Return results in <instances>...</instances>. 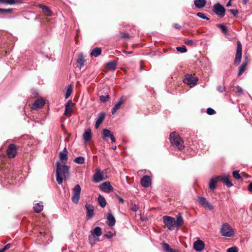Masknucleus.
I'll return each mask as SVG.
<instances>
[{
	"label": "nucleus",
	"instance_id": "f257e3e1",
	"mask_svg": "<svg viewBox=\"0 0 252 252\" xmlns=\"http://www.w3.org/2000/svg\"><path fill=\"white\" fill-rule=\"evenodd\" d=\"M162 220L167 229L170 231L174 230L176 227L178 230L184 224V220L181 214H179L176 220L172 217L164 216Z\"/></svg>",
	"mask_w": 252,
	"mask_h": 252
},
{
	"label": "nucleus",
	"instance_id": "f03ea898",
	"mask_svg": "<svg viewBox=\"0 0 252 252\" xmlns=\"http://www.w3.org/2000/svg\"><path fill=\"white\" fill-rule=\"evenodd\" d=\"M56 180L57 183L61 185L63 179H66L69 176V167L66 165H61L59 161L56 163Z\"/></svg>",
	"mask_w": 252,
	"mask_h": 252
},
{
	"label": "nucleus",
	"instance_id": "7ed1b4c3",
	"mask_svg": "<svg viewBox=\"0 0 252 252\" xmlns=\"http://www.w3.org/2000/svg\"><path fill=\"white\" fill-rule=\"evenodd\" d=\"M170 141L173 146L180 150L184 148V141L176 132H172L170 133Z\"/></svg>",
	"mask_w": 252,
	"mask_h": 252
},
{
	"label": "nucleus",
	"instance_id": "20e7f679",
	"mask_svg": "<svg viewBox=\"0 0 252 252\" xmlns=\"http://www.w3.org/2000/svg\"><path fill=\"white\" fill-rule=\"evenodd\" d=\"M102 234V229L99 227H95L93 230L91 231V235L89 236L90 243L93 245L96 241H99V237Z\"/></svg>",
	"mask_w": 252,
	"mask_h": 252
},
{
	"label": "nucleus",
	"instance_id": "39448f33",
	"mask_svg": "<svg viewBox=\"0 0 252 252\" xmlns=\"http://www.w3.org/2000/svg\"><path fill=\"white\" fill-rule=\"evenodd\" d=\"M221 235L224 237H231L234 236V231L228 223H223L220 230Z\"/></svg>",
	"mask_w": 252,
	"mask_h": 252
},
{
	"label": "nucleus",
	"instance_id": "423d86ee",
	"mask_svg": "<svg viewBox=\"0 0 252 252\" xmlns=\"http://www.w3.org/2000/svg\"><path fill=\"white\" fill-rule=\"evenodd\" d=\"M106 170L101 171L99 168L96 169L95 173L93 175V180L95 183L99 182L107 178Z\"/></svg>",
	"mask_w": 252,
	"mask_h": 252
},
{
	"label": "nucleus",
	"instance_id": "0eeeda50",
	"mask_svg": "<svg viewBox=\"0 0 252 252\" xmlns=\"http://www.w3.org/2000/svg\"><path fill=\"white\" fill-rule=\"evenodd\" d=\"M81 190V189L79 185H75L73 189L71 200L75 204L78 203L79 201Z\"/></svg>",
	"mask_w": 252,
	"mask_h": 252
},
{
	"label": "nucleus",
	"instance_id": "6e6552de",
	"mask_svg": "<svg viewBox=\"0 0 252 252\" xmlns=\"http://www.w3.org/2000/svg\"><path fill=\"white\" fill-rule=\"evenodd\" d=\"M198 79L197 77H194L190 74H187L184 79L185 84L189 86L190 87H194L198 81Z\"/></svg>",
	"mask_w": 252,
	"mask_h": 252
},
{
	"label": "nucleus",
	"instance_id": "1a4fd4ad",
	"mask_svg": "<svg viewBox=\"0 0 252 252\" xmlns=\"http://www.w3.org/2000/svg\"><path fill=\"white\" fill-rule=\"evenodd\" d=\"M213 11L220 17H223L225 15V8L219 3H217L214 4L213 6Z\"/></svg>",
	"mask_w": 252,
	"mask_h": 252
},
{
	"label": "nucleus",
	"instance_id": "9d476101",
	"mask_svg": "<svg viewBox=\"0 0 252 252\" xmlns=\"http://www.w3.org/2000/svg\"><path fill=\"white\" fill-rule=\"evenodd\" d=\"M242 47L241 42H237V50L234 60V64H238L240 63L242 58Z\"/></svg>",
	"mask_w": 252,
	"mask_h": 252
},
{
	"label": "nucleus",
	"instance_id": "9b49d317",
	"mask_svg": "<svg viewBox=\"0 0 252 252\" xmlns=\"http://www.w3.org/2000/svg\"><path fill=\"white\" fill-rule=\"evenodd\" d=\"M74 105V103H73L71 100L68 101L65 104V110L63 113V115L65 116L69 117L71 116L72 113L73 112V107Z\"/></svg>",
	"mask_w": 252,
	"mask_h": 252
},
{
	"label": "nucleus",
	"instance_id": "f8f14e48",
	"mask_svg": "<svg viewBox=\"0 0 252 252\" xmlns=\"http://www.w3.org/2000/svg\"><path fill=\"white\" fill-rule=\"evenodd\" d=\"M197 201L201 206L208 209L209 210H212L214 209V206L204 197H198Z\"/></svg>",
	"mask_w": 252,
	"mask_h": 252
},
{
	"label": "nucleus",
	"instance_id": "ddd939ff",
	"mask_svg": "<svg viewBox=\"0 0 252 252\" xmlns=\"http://www.w3.org/2000/svg\"><path fill=\"white\" fill-rule=\"evenodd\" d=\"M7 154L9 158H14L17 154V147L14 144H10L7 149Z\"/></svg>",
	"mask_w": 252,
	"mask_h": 252
},
{
	"label": "nucleus",
	"instance_id": "4468645a",
	"mask_svg": "<svg viewBox=\"0 0 252 252\" xmlns=\"http://www.w3.org/2000/svg\"><path fill=\"white\" fill-rule=\"evenodd\" d=\"M86 209V217L88 219L91 220L94 216V207L88 204L85 205Z\"/></svg>",
	"mask_w": 252,
	"mask_h": 252
},
{
	"label": "nucleus",
	"instance_id": "2eb2a0df",
	"mask_svg": "<svg viewBox=\"0 0 252 252\" xmlns=\"http://www.w3.org/2000/svg\"><path fill=\"white\" fill-rule=\"evenodd\" d=\"M100 189L105 192H110L113 190V187L111 185L110 182H106L103 183L99 186Z\"/></svg>",
	"mask_w": 252,
	"mask_h": 252
},
{
	"label": "nucleus",
	"instance_id": "dca6fc26",
	"mask_svg": "<svg viewBox=\"0 0 252 252\" xmlns=\"http://www.w3.org/2000/svg\"><path fill=\"white\" fill-rule=\"evenodd\" d=\"M45 103L43 99H37L33 103L32 108L34 110H37L42 108Z\"/></svg>",
	"mask_w": 252,
	"mask_h": 252
},
{
	"label": "nucleus",
	"instance_id": "f3484780",
	"mask_svg": "<svg viewBox=\"0 0 252 252\" xmlns=\"http://www.w3.org/2000/svg\"><path fill=\"white\" fill-rule=\"evenodd\" d=\"M204 243L201 240H197L193 243V248L196 251L198 252H201L204 248Z\"/></svg>",
	"mask_w": 252,
	"mask_h": 252
},
{
	"label": "nucleus",
	"instance_id": "a211bd4d",
	"mask_svg": "<svg viewBox=\"0 0 252 252\" xmlns=\"http://www.w3.org/2000/svg\"><path fill=\"white\" fill-rule=\"evenodd\" d=\"M67 154L68 152L66 148H64L63 151L61 152L59 154L60 159L64 164L66 163L67 161Z\"/></svg>",
	"mask_w": 252,
	"mask_h": 252
},
{
	"label": "nucleus",
	"instance_id": "6ab92c4d",
	"mask_svg": "<svg viewBox=\"0 0 252 252\" xmlns=\"http://www.w3.org/2000/svg\"><path fill=\"white\" fill-rule=\"evenodd\" d=\"M151 184V178L147 175H145L141 180V184L142 187L148 188Z\"/></svg>",
	"mask_w": 252,
	"mask_h": 252
},
{
	"label": "nucleus",
	"instance_id": "aec40b11",
	"mask_svg": "<svg viewBox=\"0 0 252 252\" xmlns=\"http://www.w3.org/2000/svg\"><path fill=\"white\" fill-rule=\"evenodd\" d=\"M125 99L124 96L121 97L119 101L114 105L112 108L111 113L113 115L115 114L117 110H118L121 107L123 103L125 101Z\"/></svg>",
	"mask_w": 252,
	"mask_h": 252
},
{
	"label": "nucleus",
	"instance_id": "412c9836",
	"mask_svg": "<svg viewBox=\"0 0 252 252\" xmlns=\"http://www.w3.org/2000/svg\"><path fill=\"white\" fill-rule=\"evenodd\" d=\"M219 181L222 182L228 188H230L233 186L232 183L229 180L227 176H218Z\"/></svg>",
	"mask_w": 252,
	"mask_h": 252
},
{
	"label": "nucleus",
	"instance_id": "4be33fe9",
	"mask_svg": "<svg viewBox=\"0 0 252 252\" xmlns=\"http://www.w3.org/2000/svg\"><path fill=\"white\" fill-rule=\"evenodd\" d=\"M219 181L218 176L211 178L209 183V189L212 190H214L216 188V184Z\"/></svg>",
	"mask_w": 252,
	"mask_h": 252
},
{
	"label": "nucleus",
	"instance_id": "5701e85b",
	"mask_svg": "<svg viewBox=\"0 0 252 252\" xmlns=\"http://www.w3.org/2000/svg\"><path fill=\"white\" fill-rule=\"evenodd\" d=\"M105 117V114L104 113H101L99 114L95 124V128H98L100 125L103 122Z\"/></svg>",
	"mask_w": 252,
	"mask_h": 252
},
{
	"label": "nucleus",
	"instance_id": "b1692460",
	"mask_svg": "<svg viewBox=\"0 0 252 252\" xmlns=\"http://www.w3.org/2000/svg\"><path fill=\"white\" fill-rule=\"evenodd\" d=\"M106 219L108 221V225L109 226L112 227L115 224V218L111 213H108Z\"/></svg>",
	"mask_w": 252,
	"mask_h": 252
},
{
	"label": "nucleus",
	"instance_id": "393cba45",
	"mask_svg": "<svg viewBox=\"0 0 252 252\" xmlns=\"http://www.w3.org/2000/svg\"><path fill=\"white\" fill-rule=\"evenodd\" d=\"M161 245L163 250L165 252H179V251L172 249L168 244L165 242H163Z\"/></svg>",
	"mask_w": 252,
	"mask_h": 252
},
{
	"label": "nucleus",
	"instance_id": "a878e982",
	"mask_svg": "<svg viewBox=\"0 0 252 252\" xmlns=\"http://www.w3.org/2000/svg\"><path fill=\"white\" fill-rule=\"evenodd\" d=\"M161 245L163 250L165 252H179V251L172 249L168 244L165 242H163Z\"/></svg>",
	"mask_w": 252,
	"mask_h": 252
},
{
	"label": "nucleus",
	"instance_id": "bb28decb",
	"mask_svg": "<svg viewBox=\"0 0 252 252\" xmlns=\"http://www.w3.org/2000/svg\"><path fill=\"white\" fill-rule=\"evenodd\" d=\"M83 138L86 142L89 141L92 138V133L90 129L86 130L83 134Z\"/></svg>",
	"mask_w": 252,
	"mask_h": 252
},
{
	"label": "nucleus",
	"instance_id": "cd10ccee",
	"mask_svg": "<svg viewBox=\"0 0 252 252\" xmlns=\"http://www.w3.org/2000/svg\"><path fill=\"white\" fill-rule=\"evenodd\" d=\"M194 3L197 8H203L206 4L205 0H194Z\"/></svg>",
	"mask_w": 252,
	"mask_h": 252
},
{
	"label": "nucleus",
	"instance_id": "c85d7f7f",
	"mask_svg": "<svg viewBox=\"0 0 252 252\" xmlns=\"http://www.w3.org/2000/svg\"><path fill=\"white\" fill-rule=\"evenodd\" d=\"M101 49L98 47H95L93 49L90 55L92 57H98L99 55L101 54Z\"/></svg>",
	"mask_w": 252,
	"mask_h": 252
},
{
	"label": "nucleus",
	"instance_id": "c756f323",
	"mask_svg": "<svg viewBox=\"0 0 252 252\" xmlns=\"http://www.w3.org/2000/svg\"><path fill=\"white\" fill-rule=\"evenodd\" d=\"M43 209L42 202L37 203L33 206V209L36 213H40Z\"/></svg>",
	"mask_w": 252,
	"mask_h": 252
},
{
	"label": "nucleus",
	"instance_id": "7c9ffc66",
	"mask_svg": "<svg viewBox=\"0 0 252 252\" xmlns=\"http://www.w3.org/2000/svg\"><path fill=\"white\" fill-rule=\"evenodd\" d=\"M0 3L12 5L19 4L21 3V1L18 0H0Z\"/></svg>",
	"mask_w": 252,
	"mask_h": 252
},
{
	"label": "nucleus",
	"instance_id": "2f4dec72",
	"mask_svg": "<svg viewBox=\"0 0 252 252\" xmlns=\"http://www.w3.org/2000/svg\"><path fill=\"white\" fill-rule=\"evenodd\" d=\"M98 202L100 206L102 208L105 207L106 205V202L105 198L101 196V195H99L98 196Z\"/></svg>",
	"mask_w": 252,
	"mask_h": 252
},
{
	"label": "nucleus",
	"instance_id": "473e14b6",
	"mask_svg": "<svg viewBox=\"0 0 252 252\" xmlns=\"http://www.w3.org/2000/svg\"><path fill=\"white\" fill-rule=\"evenodd\" d=\"M39 7L42 8L43 12L45 15L47 16H50L51 15V11L47 6L40 4Z\"/></svg>",
	"mask_w": 252,
	"mask_h": 252
},
{
	"label": "nucleus",
	"instance_id": "72a5a7b5",
	"mask_svg": "<svg viewBox=\"0 0 252 252\" xmlns=\"http://www.w3.org/2000/svg\"><path fill=\"white\" fill-rule=\"evenodd\" d=\"M247 65V62H243V63L240 65L238 73V76L241 75L243 74V73L245 71V70H246Z\"/></svg>",
	"mask_w": 252,
	"mask_h": 252
},
{
	"label": "nucleus",
	"instance_id": "f704fd0d",
	"mask_svg": "<svg viewBox=\"0 0 252 252\" xmlns=\"http://www.w3.org/2000/svg\"><path fill=\"white\" fill-rule=\"evenodd\" d=\"M85 62V60L84 58L83 55L82 54H80L77 60V63L79 64L80 67L84 66Z\"/></svg>",
	"mask_w": 252,
	"mask_h": 252
},
{
	"label": "nucleus",
	"instance_id": "c9c22d12",
	"mask_svg": "<svg viewBox=\"0 0 252 252\" xmlns=\"http://www.w3.org/2000/svg\"><path fill=\"white\" fill-rule=\"evenodd\" d=\"M116 63L113 61L108 62L106 63L107 67L110 70L114 71L116 68Z\"/></svg>",
	"mask_w": 252,
	"mask_h": 252
},
{
	"label": "nucleus",
	"instance_id": "e433bc0d",
	"mask_svg": "<svg viewBox=\"0 0 252 252\" xmlns=\"http://www.w3.org/2000/svg\"><path fill=\"white\" fill-rule=\"evenodd\" d=\"M113 133L107 129H104L102 131V138L104 139L106 137H110Z\"/></svg>",
	"mask_w": 252,
	"mask_h": 252
},
{
	"label": "nucleus",
	"instance_id": "4c0bfd02",
	"mask_svg": "<svg viewBox=\"0 0 252 252\" xmlns=\"http://www.w3.org/2000/svg\"><path fill=\"white\" fill-rule=\"evenodd\" d=\"M232 90L233 92L237 93L239 94H243V89L239 86L233 87Z\"/></svg>",
	"mask_w": 252,
	"mask_h": 252
},
{
	"label": "nucleus",
	"instance_id": "58836bf2",
	"mask_svg": "<svg viewBox=\"0 0 252 252\" xmlns=\"http://www.w3.org/2000/svg\"><path fill=\"white\" fill-rule=\"evenodd\" d=\"M74 161L78 164H83L84 163L85 159L83 157H78L74 159Z\"/></svg>",
	"mask_w": 252,
	"mask_h": 252
},
{
	"label": "nucleus",
	"instance_id": "ea45409f",
	"mask_svg": "<svg viewBox=\"0 0 252 252\" xmlns=\"http://www.w3.org/2000/svg\"><path fill=\"white\" fill-rule=\"evenodd\" d=\"M72 87L70 85L68 86L65 94V98H67L72 93Z\"/></svg>",
	"mask_w": 252,
	"mask_h": 252
},
{
	"label": "nucleus",
	"instance_id": "a19ab883",
	"mask_svg": "<svg viewBox=\"0 0 252 252\" xmlns=\"http://www.w3.org/2000/svg\"><path fill=\"white\" fill-rule=\"evenodd\" d=\"M217 27H218V28H220V29L221 30V31H222V32H223V33H225H225H227V28H226V27L224 25H223V24H218V25H217Z\"/></svg>",
	"mask_w": 252,
	"mask_h": 252
},
{
	"label": "nucleus",
	"instance_id": "79ce46f5",
	"mask_svg": "<svg viewBox=\"0 0 252 252\" xmlns=\"http://www.w3.org/2000/svg\"><path fill=\"white\" fill-rule=\"evenodd\" d=\"M176 50L181 53H185L187 52V48L184 45L176 47Z\"/></svg>",
	"mask_w": 252,
	"mask_h": 252
},
{
	"label": "nucleus",
	"instance_id": "37998d69",
	"mask_svg": "<svg viewBox=\"0 0 252 252\" xmlns=\"http://www.w3.org/2000/svg\"><path fill=\"white\" fill-rule=\"evenodd\" d=\"M109 99V95H101L100 96L99 99L101 102H105L108 101Z\"/></svg>",
	"mask_w": 252,
	"mask_h": 252
},
{
	"label": "nucleus",
	"instance_id": "c03bdc74",
	"mask_svg": "<svg viewBox=\"0 0 252 252\" xmlns=\"http://www.w3.org/2000/svg\"><path fill=\"white\" fill-rule=\"evenodd\" d=\"M196 15L200 18H202L203 19H205V20H209V19L206 17L205 14L203 13H202V12H198L197 14H196Z\"/></svg>",
	"mask_w": 252,
	"mask_h": 252
},
{
	"label": "nucleus",
	"instance_id": "a18cd8bd",
	"mask_svg": "<svg viewBox=\"0 0 252 252\" xmlns=\"http://www.w3.org/2000/svg\"><path fill=\"white\" fill-rule=\"evenodd\" d=\"M233 177L239 180L241 178L240 174H239V171H234L233 172Z\"/></svg>",
	"mask_w": 252,
	"mask_h": 252
},
{
	"label": "nucleus",
	"instance_id": "49530a36",
	"mask_svg": "<svg viewBox=\"0 0 252 252\" xmlns=\"http://www.w3.org/2000/svg\"><path fill=\"white\" fill-rule=\"evenodd\" d=\"M184 42L186 44L189 46H192L194 44L193 41L191 39H185Z\"/></svg>",
	"mask_w": 252,
	"mask_h": 252
},
{
	"label": "nucleus",
	"instance_id": "de8ad7c7",
	"mask_svg": "<svg viewBox=\"0 0 252 252\" xmlns=\"http://www.w3.org/2000/svg\"><path fill=\"white\" fill-rule=\"evenodd\" d=\"M115 235V234H114L111 232H109L105 234L104 236L106 237L107 238L110 239V238H112Z\"/></svg>",
	"mask_w": 252,
	"mask_h": 252
},
{
	"label": "nucleus",
	"instance_id": "09e8293b",
	"mask_svg": "<svg viewBox=\"0 0 252 252\" xmlns=\"http://www.w3.org/2000/svg\"><path fill=\"white\" fill-rule=\"evenodd\" d=\"M207 113L209 115H213L216 113V111L211 108H208L207 109Z\"/></svg>",
	"mask_w": 252,
	"mask_h": 252
},
{
	"label": "nucleus",
	"instance_id": "8fccbe9b",
	"mask_svg": "<svg viewBox=\"0 0 252 252\" xmlns=\"http://www.w3.org/2000/svg\"><path fill=\"white\" fill-rule=\"evenodd\" d=\"M227 252H238V249L236 247H231L227 249Z\"/></svg>",
	"mask_w": 252,
	"mask_h": 252
},
{
	"label": "nucleus",
	"instance_id": "3c124183",
	"mask_svg": "<svg viewBox=\"0 0 252 252\" xmlns=\"http://www.w3.org/2000/svg\"><path fill=\"white\" fill-rule=\"evenodd\" d=\"M217 90L220 93H223L225 91V87L222 86L217 87Z\"/></svg>",
	"mask_w": 252,
	"mask_h": 252
},
{
	"label": "nucleus",
	"instance_id": "603ef678",
	"mask_svg": "<svg viewBox=\"0 0 252 252\" xmlns=\"http://www.w3.org/2000/svg\"><path fill=\"white\" fill-rule=\"evenodd\" d=\"M10 246L11 245L10 244H7L3 249L0 250V252H4L5 250L9 249Z\"/></svg>",
	"mask_w": 252,
	"mask_h": 252
},
{
	"label": "nucleus",
	"instance_id": "864d4df0",
	"mask_svg": "<svg viewBox=\"0 0 252 252\" xmlns=\"http://www.w3.org/2000/svg\"><path fill=\"white\" fill-rule=\"evenodd\" d=\"M229 11L234 16H236L238 13V11L237 9H231L229 10Z\"/></svg>",
	"mask_w": 252,
	"mask_h": 252
},
{
	"label": "nucleus",
	"instance_id": "5fc2aeb1",
	"mask_svg": "<svg viewBox=\"0 0 252 252\" xmlns=\"http://www.w3.org/2000/svg\"><path fill=\"white\" fill-rule=\"evenodd\" d=\"M128 37H129V35L126 33H124L122 34V35H121V37L122 38H128Z\"/></svg>",
	"mask_w": 252,
	"mask_h": 252
},
{
	"label": "nucleus",
	"instance_id": "6e6d98bb",
	"mask_svg": "<svg viewBox=\"0 0 252 252\" xmlns=\"http://www.w3.org/2000/svg\"><path fill=\"white\" fill-rule=\"evenodd\" d=\"M2 11H3V13H9L11 12L12 9H3V10Z\"/></svg>",
	"mask_w": 252,
	"mask_h": 252
},
{
	"label": "nucleus",
	"instance_id": "4d7b16f0",
	"mask_svg": "<svg viewBox=\"0 0 252 252\" xmlns=\"http://www.w3.org/2000/svg\"><path fill=\"white\" fill-rule=\"evenodd\" d=\"M137 210H138V207L136 205H133L132 206V207L131 208V210L133 211L136 212V211H137Z\"/></svg>",
	"mask_w": 252,
	"mask_h": 252
},
{
	"label": "nucleus",
	"instance_id": "13d9d810",
	"mask_svg": "<svg viewBox=\"0 0 252 252\" xmlns=\"http://www.w3.org/2000/svg\"><path fill=\"white\" fill-rule=\"evenodd\" d=\"M174 27L177 29H178V30H180L181 29V26L179 25L178 24H175L174 25Z\"/></svg>",
	"mask_w": 252,
	"mask_h": 252
},
{
	"label": "nucleus",
	"instance_id": "bf43d9fd",
	"mask_svg": "<svg viewBox=\"0 0 252 252\" xmlns=\"http://www.w3.org/2000/svg\"><path fill=\"white\" fill-rule=\"evenodd\" d=\"M112 142H115L116 141L115 138L114 137L113 134L110 137Z\"/></svg>",
	"mask_w": 252,
	"mask_h": 252
},
{
	"label": "nucleus",
	"instance_id": "052dcab7",
	"mask_svg": "<svg viewBox=\"0 0 252 252\" xmlns=\"http://www.w3.org/2000/svg\"><path fill=\"white\" fill-rule=\"evenodd\" d=\"M248 189L250 191H252V183L249 185Z\"/></svg>",
	"mask_w": 252,
	"mask_h": 252
},
{
	"label": "nucleus",
	"instance_id": "680f3d73",
	"mask_svg": "<svg viewBox=\"0 0 252 252\" xmlns=\"http://www.w3.org/2000/svg\"><path fill=\"white\" fill-rule=\"evenodd\" d=\"M118 199L121 203H123L124 202V200L121 197H118Z\"/></svg>",
	"mask_w": 252,
	"mask_h": 252
},
{
	"label": "nucleus",
	"instance_id": "e2e57ef3",
	"mask_svg": "<svg viewBox=\"0 0 252 252\" xmlns=\"http://www.w3.org/2000/svg\"><path fill=\"white\" fill-rule=\"evenodd\" d=\"M123 52L124 53H126V54H132V51H128V52H127L125 50H123Z\"/></svg>",
	"mask_w": 252,
	"mask_h": 252
},
{
	"label": "nucleus",
	"instance_id": "0e129e2a",
	"mask_svg": "<svg viewBox=\"0 0 252 252\" xmlns=\"http://www.w3.org/2000/svg\"><path fill=\"white\" fill-rule=\"evenodd\" d=\"M231 5V1L229 0L226 4V6H229Z\"/></svg>",
	"mask_w": 252,
	"mask_h": 252
},
{
	"label": "nucleus",
	"instance_id": "69168bd1",
	"mask_svg": "<svg viewBox=\"0 0 252 252\" xmlns=\"http://www.w3.org/2000/svg\"><path fill=\"white\" fill-rule=\"evenodd\" d=\"M244 4H246L248 2V0H243Z\"/></svg>",
	"mask_w": 252,
	"mask_h": 252
},
{
	"label": "nucleus",
	"instance_id": "338daca9",
	"mask_svg": "<svg viewBox=\"0 0 252 252\" xmlns=\"http://www.w3.org/2000/svg\"><path fill=\"white\" fill-rule=\"evenodd\" d=\"M3 8H0V13H3Z\"/></svg>",
	"mask_w": 252,
	"mask_h": 252
},
{
	"label": "nucleus",
	"instance_id": "774afa93",
	"mask_svg": "<svg viewBox=\"0 0 252 252\" xmlns=\"http://www.w3.org/2000/svg\"><path fill=\"white\" fill-rule=\"evenodd\" d=\"M112 148L113 150H116L117 148V147L116 146H115L113 147Z\"/></svg>",
	"mask_w": 252,
	"mask_h": 252
}]
</instances>
